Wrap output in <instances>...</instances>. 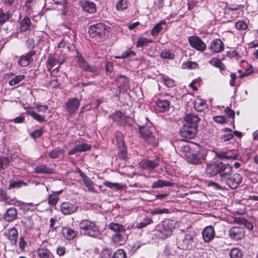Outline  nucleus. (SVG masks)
Masks as SVG:
<instances>
[{
	"mask_svg": "<svg viewBox=\"0 0 258 258\" xmlns=\"http://www.w3.org/2000/svg\"><path fill=\"white\" fill-rule=\"evenodd\" d=\"M128 7L127 0H119L116 2L115 5L116 10L118 11H123L126 9Z\"/></svg>",
	"mask_w": 258,
	"mask_h": 258,
	"instance_id": "38",
	"label": "nucleus"
},
{
	"mask_svg": "<svg viewBox=\"0 0 258 258\" xmlns=\"http://www.w3.org/2000/svg\"><path fill=\"white\" fill-rule=\"evenodd\" d=\"M170 102L167 100L159 99L156 101V106L160 112H164L169 109Z\"/></svg>",
	"mask_w": 258,
	"mask_h": 258,
	"instance_id": "26",
	"label": "nucleus"
},
{
	"mask_svg": "<svg viewBox=\"0 0 258 258\" xmlns=\"http://www.w3.org/2000/svg\"><path fill=\"white\" fill-rule=\"evenodd\" d=\"M160 56L164 59H174L175 54L169 49H165L162 50L160 53Z\"/></svg>",
	"mask_w": 258,
	"mask_h": 258,
	"instance_id": "39",
	"label": "nucleus"
},
{
	"mask_svg": "<svg viewBox=\"0 0 258 258\" xmlns=\"http://www.w3.org/2000/svg\"><path fill=\"white\" fill-rule=\"evenodd\" d=\"M225 112L228 117L232 119L234 118L235 112L233 110L230 109L229 107H227L225 110Z\"/></svg>",
	"mask_w": 258,
	"mask_h": 258,
	"instance_id": "61",
	"label": "nucleus"
},
{
	"mask_svg": "<svg viewBox=\"0 0 258 258\" xmlns=\"http://www.w3.org/2000/svg\"><path fill=\"white\" fill-rule=\"evenodd\" d=\"M235 28L239 30H244L247 28V24L242 21H238L235 23Z\"/></svg>",
	"mask_w": 258,
	"mask_h": 258,
	"instance_id": "54",
	"label": "nucleus"
},
{
	"mask_svg": "<svg viewBox=\"0 0 258 258\" xmlns=\"http://www.w3.org/2000/svg\"><path fill=\"white\" fill-rule=\"evenodd\" d=\"M109 27L102 23H99L91 25L89 29L90 37L102 40L105 38L106 33L108 32Z\"/></svg>",
	"mask_w": 258,
	"mask_h": 258,
	"instance_id": "6",
	"label": "nucleus"
},
{
	"mask_svg": "<svg viewBox=\"0 0 258 258\" xmlns=\"http://www.w3.org/2000/svg\"><path fill=\"white\" fill-rule=\"evenodd\" d=\"M43 129L42 128L39 130H36L33 132L31 134L30 136L34 139L40 137L43 134Z\"/></svg>",
	"mask_w": 258,
	"mask_h": 258,
	"instance_id": "53",
	"label": "nucleus"
},
{
	"mask_svg": "<svg viewBox=\"0 0 258 258\" xmlns=\"http://www.w3.org/2000/svg\"><path fill=\"white\" fill-rule=\"evenodd\" d=\"M197 64L196 62L192 61H187L185 62L182 65V68L183 69H195L196 68Z\"/></svg>",
	"mask_w": 258,
	"mask_h": 258,
	"instance_id": "56",
	"label": "nucleus"
},
{
	"mask_svg": "<svg viewBox=\"0 0 258 258\" xmlns=\"http://www.w3.org/2000/svg\"><path fill=\"white\" fill-rule=\"evenodd\" d=\"M112 240L115 243L122 244L125 241V232L117 233L113 234L112 237Z\"/></svg>",
	"mask_w": 258,
	"mask_h": 258,
	"instance_id": "29",
	"label": "nucleus"
},
{
	"mask_svg": "<svg viewBox=\"0 0 258 258\" xmlns=\"http://www.w3.org/2000/svg\"><path fill=\"white\" fill-rule=\"evenodd\" d=\"M10 164V160L8 157H0V171L4 170Z\"/></svg>",
	"mask_w": 258,
	"mask_h": 258,
	"instance_id": "43",
	"label": "nucleus"
},
{
	"mask_svg": "<svg viewBox=\"0 0 258 258\" xmlns=\"http://www.w3.org/2000/svg\"><path fill=\"white\" fill-rule=\"evenodd\" d=\"M225 170L219 180L227 184L231 189H236L242 181V176L237 173L232 174V167L230 165Z\"/></svg>",
	"mask_w": 258,
	"mask_h": 258,
	"instance_id": "1",
	"label": "nucleus"
},
{
	"mask_svg": "<svg viewBox=\"0 0 258 258\" xmlns=\"http://www.w3.org/2000/svg\"><path fill=\"white\" fill-rule=\"evenodd\" d=\"M153 221L151 218L147 217L146 218H144L142 221L140 222L139 223H138L137 227L140 229L146 227L148 224L151 223Z\"/></svg>",
	"mask_w": 258,
	"mask_h": 258,
	"instance_id": "52",
	"label": "nucleus"
},
{
	"mask_svg": "<svg viewBox=\"0 0 258 258\" xmlns=\"http://www.w3.org/2000/svg\"><path fill=\"white\" fill-rule=\"evenodd\" d=\"M117 145L119 149L118 152V158L120 160L126 161L127 159L126 148L124 146V142L122 140V135L120 133H118L116 137Z\"/></svg>",
	"mask_w": 258,
	"mask_h": 258,
	"instance_id": "11",
	"label": "nucleus"
},
{
	"mask_svg": "<svg viewBox=\"0 0 258 258\" xmlns=\"http://www.w3.org/2000/svg\"><path fill=\"white\" fill-rule=\"evenodd\" d=\"M210 63L222 70H224L225 66L222 62L218 58H213L210 61Z\"/></svg>",
	"mask_w": 258,
	"mask_h": 258,
	"instance_id": "40",
	"label": "nucleus"
},
{
	"mask_svg": "<svg viewBox=\"0 0 258 258\" xmlns=\"http://www.w3.org/2000/svg\"><path fill=\"white\" fill-rule=\"evenodd\" d=\"M5 235L10 240L12 245H16L18 232L15 227L9 229L8 232L5 233Z\"/></svg>",
	"mask_w": 258,
	"mask_h": 258,
	"instance_id": "22",
	"label": "nucleus"
},
{
	"mask_svg": "<svg viewBox=\"0 0 258 258\" xmlns=\"http://www.w3.org/2000/svg\"><path fill=\"white\" fill-rule=\"evenodd\" d=\"M82 7L85 11L89 13H94L96 11L95 4L89 1H86L83 4Z\"/></svg>",
	"mask_w": 258,
	"mask_h": 258,
	"instance_id": "32",
	"label": "nucleus"
},
{
	"mask_svg": "<svg viewBox=\"0 0 258 258\" xmlns=\"http://www.w3.org/2000/svg\"><path fill=\"white\" fill-rule=\"evenodd\" d=\"M108 227L109 229L115 232L116 233L125 232L124 227L118 223L111 222L109 224Z\"/></svg>",
	"mask_w": 258,
	"mask_h": 258,
	"instance_id": "31",
	"label": "nucleus"
},
{
	"mask_svg": "<svg viewBox=\"0 0 258 258\" xmlns=\"http://www.w3.org/2000/svg\"><path fill=\"white\" fill-rule=\"evenodd\" d=\"M229 235L232 239L237 240L244 237V230L240 227H233L229 230Z\"/></svg>",
	"mask_w": 258,
	"mask_h": 258,
	"instance_id": "17",
	"label": "nucleus"
},
{
	"mask_svg": "<svg viewBox=\"0 0 258 258\" xmlns=\"http://www.w3.org/2000/svg\"><path fill=\"white\" fill-rule=\"evenodd\" d=\"M176 223L174 220L167 219L163 222L159 227V232L161 238H165L170 236L172 234V229L175 227Z\"/></svg>",
	"mask_w": 258,
	"mask_h": 258,
	"instance_id": "7",
	"label": "nucleus"
},
{
	"mask_svg": "<svg viewBox=\"0 0 258 258\" xmlns=\"http://www.w3.org/2000/svg\"><path fill=\"white\" fill-rule=\"evenodd\" d=\"M180 151L185 158L187 162L198 164L203 163L205 160V157L203 153L200 151H192L188 146L183 145L180 147Z\"/></svg>",
	"mask_w": 258,
	"mask_h": 258,
	"instance_id": "2",
	"label": "nucleus"
},
{
	"mask_svg": "<svg viewBox=\"0 0 258 258\" xmlns=\"http://www.w3.org/2000/svg\"><path fill=\"white\" fill-rule=\"evenodd\" d=\"M80 102L78 98L74 97L68 100L65 103V108L70 114L75 113L79 109Z\"/></svg>",
	"mask_w": 258,
	"mask_h": 258,
	"instance_id": "12",
	"label": "nucleus"
},
{
	"mask_svg": "<svg viewBox=\"0 0 258 258\" xmlns=\"http://www.w3.org/2000/svg\"><path fill=\"white\" fill-rule=\"evenodd\" d=\"M34 170L35 173L38 174H51L54 173L53 168L48 167L45 164L38 165L35 167Z\"/></svg>",
	"mask_w": 258,
	"mask_h": 258,
	"instance_id": "21",
	"label": "nucleus"
},
{
	"mask_svg": "<svg viewBox=\"0 0 258 258\" xmlns=\"http://www.w3.org/2000/svg\"><path fill=\"white\" fill-rule=\"evenodd\" d=\"M214 120L215 122L223 124L226 122L225 117L223 116H217L214 117Z\"/></svg>",
	"mask_w": 258,
	"mask_h": 258,
	"instance_id": "60",
	"label": "nucleus"
},
{
	"mask_svg": "<svg viewBox=\"0 0 258 258\" xmlns=\"http://www.w3.org/2000/svg\"><path fill=\"white\" fill-rule=\"evenodd\" d=\"M31 25V22L30 18L25 17L20 23V28L21 32L28 31Z\"/></svg>",
	"mask_w": 258,
	"mask_h": 258,
	"instance_id": "28",
	"label": "nucleus"
},
{
	"mask_svg": "<svg viewBox=\"0 0 258 258\" xmlns=\"http://www.w3.org/2000/svg\"><path fill=\"white\" fill-rule=\"evenodd\" d=\"M138 126L140 135L144 141L152 146H156L158 144V139L154 127L149 125Z\"/></svg>",
	"mask_w": 258,
	"mask_h": 258,
	"instance_id": "3",
	"label": "nucleus"
},
{
	"mask_svg": "<svg viewBox=\"0 0 258 258\" xmlns=\"http://www.w3.org/2000/svg\"><path fill=\"white\" fill-rule=\"evenodd\" d=\"M27 183H26L25 181H23V180H15L14 179H12L10 181V184L8 188L10 190H11L14 188H19L22 187L23 186H27Z\"/></svg>",
	"mask_w": 258,
	"mask_h": 258,
	"instance_id": "33",
	"label": "nucleus"
},
{
	"mask_svg": "<svg viewBox=\"0 0 258 258\" xmlns=\"http://www.w3.org/2000/svg\"><path fill=\"white\" fill-rule=\"evenodd\" d=\"M27 244V243L24 240V238L23 237H21L20 238V241L19 243V248L21 249H24Z\"/></svg>",
	"mask_w": 258,
	"mask_h": 258,
	"instance_id": "63",
	"label": "nucleus"
},
{
	"mask_svg": "<svg viewBox=\"0 0 258 258\" xmlns=\"http://www.w3.org/2000/svg\"><path fill=\"white\" fill-rule=\"evenodd\" d=\"M78 62L79 67L85 72L96 73L98 71L96 67L90 66L82 56L78 57Z\"/></svg>",
	"mask_w": 258,
	"mask_h": 258,
	"instance_id": "14",
	"label": "nucleus"
},
{
	"mask_svg": "<svg viewBox=\"0 0 258 258\" xmlns=\"http://www.w3.org/2000/svg\"><path fill=\"white\" fill-rule=\"evenodd\" d=\"M184 120L186 121V124H189V126L197 128L198 123L200 118L194 113H189L185 116Z\"/></svg>",
	"mask_w": 258,
	"mask_h": 258,
	"instance_id": "23",
	"label": "nucleus"
},
{
	"mask_svg": "<svg viewBox=\"0 0 258 258\" xmlns=\"http://www.w3.org/2000/svg\"><path fill=\"white\" fill-rule=\"evenodd\" d=\"M57 60L52 56H48L47 60V69L50 71L51 69L55 65Z\"/></svg>",
	"mask_w": 258,
	"mask_h": 258,
	"instance_id": "50",
	"label": "nucleus"
},
{
	"mask_svg": "<svg viewBox=\"0 0 258 258\" xmlns=\"http://www.w3.org/2000/svg\"><path fill=\"white\" fill-rule=\"evenodd\" d=\"M62 152V150L60 148H57L51 151L49 153L48 156L52 159H55L58 158Z\"/></svg>",
	"mask_w": 258,
	"mask_h": 258,
	"instance_id": "46",
	"label": "nucleus"
},
{
	"mask_svg": "<svg viewBox=\"0 0 258 258\" xmlns=\"http://www.w3.org/2000/svg\"><path fill=\"white\" fill-rule=\"evenodd\" d=\"M115 81L119 84L118 89L120 92H127V88L129 84V80L127 77L124 75H117Z\"/></svg>",
	"mask_w": 258,
	"mask_h": 258,
	"instance_id": "15",
	"label": "nucleus"
},
{
	"mask_svg": "<svg viewBox=\"0 0 258 258\" xmlns=\"http://www.w3.org/2000/svg\"><path fill=\"white\" fill-rule=\"evenodd\" d=\"M35 108L39 112H45L48 109V107L47 105L36 104Z\"/></svg>",
	"mask_w": 258,
	"mask_h": 258,
	"instance_id": "59",
	"label": "nucleus"
},
{
	"mask_svg": "<svg viewBox=\"0 0 258 258\" xmlns=\"http://www.w3.org/2000/svg\"><path fill=\"white\" fill-rule=\"evenodd\" d=\"M10 197L7 192L4 190H0V201L5 202L6 204H10Z\"/></svg>",
	"mask_w": 258,
	"mask_h": 258,
	"instance_id": "47",
	"label": "nucleus"
},
{
	"mask_svg": "<svg viewBox=\"0 0 258 258\" xmlns=\"http://www.w3.org/2000/svg\"><path fill=\"white\" fill-rule=\"evenodd\" d=\"M56 252L59 256L63 255L66 253V248L64 246H59L56 249Z\"/></svg>",
	"mask_w": 258,
	"mask_h": 258,
	"instance_id": "62",
	"label": "nucleus"
},
{
	"mask_svg": "<svg viewBox=\"0 0 258 258\" xmlns=\"http://www.w3.org/2000/svg\"><path fill=\"white\" fill-rule=\"evenodd\" d=\"M153 42L152 40H149L146 38L141 37L137 42V47L143 48L144 46H148L149 43Z\"/></svg>",
	"mask_w": 258,
	"mask_h": 258,
	"instance_id": "37",
	"label": "nucleus"
},
{
	"mask_svg": "<svg viewBox=\"0 0 258 258\" xmlns=\"http://www.w3.org/2000/svg\"><path fill=\"white\" fill-rule=\"evenodd\" d=\"M163 80L164 84L168 87H172L175 85L174 81L168 77H164Z\"/></svg>",
	"mask_w": 258,
	"mask_h": 258,
	"instance_id": "55",
	"label": "nucleus"
},
{
	"mask_svg": "<svg viewBox=\"0 0 258 258\" xmlns=\"http://www.w3.org/2000/svg\"><path fill=\"white\" fill-rule=\"evenodd\" d=\"M194 107L199 112L203 111L207 107L206 101L201 99H196L195 101Z\"/></svg>",
	"mask_w": 258,
	"mask_h": 258,
	"instance_id": "34",
	"label": "nucleus"
},
{
	"mask_svg": "<svg viewBox=\"0 0 258 258\" xmlns=\"http://www.w3.org/2000/svg\"><path fill=\"white\" fill-rule=\"evenodd\" d=\"M189 125V124H185L180 130V136L185 140L193 139L197 134V128Z\"/></svg>",
	"mask_w": 258,
	"mask_h": 258,
	"instance_id": "9",
	"label": "nucleus"
},
{
	"mask_svg": "<svg viewBox=\"0 0 258 258\" xmlns=\"http://www.w3.org/2000/svg\"><path fill=\"white\" fill-rule=\"evenodd\" d=\"M209 49L213 53L221 52L224 49V45L220 39L216 38L211 41Z\"/></svg>",
	"mask_w": 258,
	"mask_h": 258,
	"instance_id": "13",
	"label": "nucleus"
},
{
	"mask_svg": "<svg viewBox=\"0 0 258 258\" xmlns=\"http://www.w3.org/2000/svg\"><path fill=\"white\" fill-rule=\"evenodd\" d=\"M109 116L116 122L121 123L125 121L126 117L125 115L120 111H116L113 114Z\"/></svg>",
	"mask_w": 258,
	"mask_h": 258,
	"instance_id": "30",
	"label": "nucleus"
},
{
	"mask_svg": "<svg viewBox=\"0 0 258 258\" xmlns=\"http://www.w3.org/2000/svg\"><path fill=\"white\" fill-rule=\"evenodd\" d=\"M25 78V76L23 75H20L16 76L14 78L12 79L9 81V84L11 86H14L18 84L21 81H22Z\"/></svg>",
	"mask_w": 258,
	"mask_h": 258,
	"instance_id": "45",
	"label": "nucleus"
},
{
	"mask_svg": "<svg viewBox=\"0 0 258 258\" xmlns=\"http://www.w3.org/2000/svg\"><path fill=\"white\" fill-rule=\"evenodd\" d=\"M79 227L84 231L83 234L95 237L100 234V230L95 222L88 220H83L79 223Z\"/></svg>",
	"mask_w": 258,
	"mask_h": 258,
	"instance_id": "5",
	"label": "nucleus"
},
{
	"mask_svg": "<svg viewBox=\"0 0 258 258\" xmlns=\"http://www.w3.org/2000/svg\"><path fill=\"white\" fill-rule=\"evenodd\" d=\"M58 200V197L54 194L49 195L48 199V203L51 206H53L56 204Z\"/></svg>",
	"mask_w": 258,
	"mask_h": 258,
	"instance_id": "51",
	"label": "nucleus"
},
{
	"mask_svg": "<svg viewBox=\"0 0 258 258\" xmlns=\"http://www.w3.org/2000/svg\"><path fill=\"white\" fill-rule=\"evenodd\" d=\"M140 164L144 169L151 170L159 165V160L156 158L153 160H143L141 161Z\"/></svg>",
	"mask_w": 258,
	"mask_h": 258,
	"instance_id": "19",
	"label": "nucleus"
},
{
	"mask_svg": "<svg viewBox=\"0 0 258 258\" xmlns=\"http://www.w3.org/2000/svg\"><path fill=\"white\" fill-rule=\"evenodd\" d=\"M26 113L39 122H44L46 121L45 116L38 114L31 108L28 109Z\"/></svg>",
	"mask_w": 258,
	"mask_h": 258,
	"instance_id": "27",
	"label": "nucleus"
},
{
	"mask_svg": "<svg viewBox=\"0 0 258 258\" xmlns=\"http://www.w3.org/2000/svg\"><path fill=\"white\" fill-rule=\"evenodd\" d=\"M3 218L7 222H12L18 218V211L14 207L10 208L5 212Z\"/></svg>",
	"mask_w": 258,
	"mask_h": 258,
	"instance_id": "18",
	"label": "nucleus"
},
{
	"mask_svg": "<svg viewBox=\"0 0 258 258\" xmlns=\"http://www.w3.org/2000/svg\"><path fill=\"white\" fill-rule=\"evenodd\" d=\"M136 55L135 52L130 49H128L124 52H123L121 55V56H116L115 58H125L131 56H135Z\"/></svg>",
	"mask_w": 258,
	"mask_h": 258,
	"instance_id": "48",
	"label": "nucleus"
},
{
	"mask_svg": "<svg viewBox=\"0 0 258 258\" xmlns=\"http://www.w3.org/2000/svg\"><path fill=\"white\" fill-rule=\"evenodd\" d=\"M173 185V183L170 181L159 179L152 184V187L153 188H157L164 186H172Z\"/></svg>",
	"mask_w": 258,
	"mask_h": 258,
	"instance_id": "35",
	"label": "nucleus"
},
{
	"mask_svg": "<svg viewBox=\"0 0 258 258\" xmlns=\"http://www.w3.org/2000/svg\"><path fill=\"white\" fill-rule=\"evenodd\" d=\"M229 164H225L222 162L215 161L207 165L206 173L207 176L212 177L218 174H219V179H221L223 173L225 172L226 168L228 167Z\"/></svg>",
	"mask_w": 258,
	"mask_h": 258,
	"instance_id": "4",
	"label": "nucleus"
},
{
	"mask_svg": "<svg viewBox=\"0 0 258 258\" xmlns=\"http://www.w3.org/2000/svg\"><path fill=\"white\" fill-rule=\"evenodd\" d=\"M36 52L35 50H30L26 55H22L18 61L19 64L22 67H27L31 62L33 61V59L32 56L35 54Z\"/></svg>",
	"mask_w": 258,
	"mask_h": 258,
	"instance_id": "16",
	"label": "nucleus"
},
{
	"mask_svg": "<svg viewBox=\"0 0 258 258\" xmlns=\"http://www.w3.org/2000/svg\"><path fill=\"white\" fill-rule=\"evenodd\" d=\"M166 24V22L164 20L160 21V23L156 24L152 29L151 31V35L153 36H157L159 33L162 30V26Z\"/></svg>",
	"mask_w": 258,
	"mask_h": 258,
	"instance_id": "36",
	"label": "nucleus"
},
{
	"mask_svg": "<svg viewBox=\"0 0 258 258\" xmlns=\"http://www.w3.org/2000/svg\"><path fill=\"white\" fill-rule=\"evenodd\" d=\"M202 235L205 241H210L215 236L214 228L212 226L206 227L203 230Z\"/></svg>",
	"mask_w": 258,
	"mask_h": 258,
	"instance_id": "20",
	"label": "nucleus"
},
{
	"mask_svg": "<svg viewBox=\"0 0 258 258\" xmlns=\"http://www.w3.org/2000/svg\"><path fill=\"white\" fill-rule=\"evenodd\" d=\"M190 45L197 50L203 52L206 49L205 42L198 36L192 35L188 38Z\"/></svg>",
	"mask_w": 258,
	"mask_h": 258,
	"instance_id": "8",
	"label": "nucleus"
},
{
	"mask_svg": "<svg viewBox=\"0 0 258 258\" xmlns=\"http://www.w3.org/2000/svg\"><path fill=\"white\" fill-rule=\"evenodd\" d=\"M111 258H126V253L123 249H119L114 253Z\"/></svg>",
	"mask_w": 258,
	"mask_h": 258,
	"instance_id": "49",
	"label": "nucleus"
},
{
	"mask_svg": "<svg viewBox=\"0 0 258 258\" xmlns=\"http://www.w3.org/2000/svg\"><path fill=\"white\" fill-rule=\"evenodd\" d=\"M91 146L89 144L84 143L76 146L68 152L69 155H74L78 152H85L90 150Z\"/></svg>",
	"mask_w": 258,
	"mask_h": 258,
	"instance_id": "24",
	"label": "nucleus"
},
{
	"mask_svg": "<svg viewBox=\"0 0 258 258\" xmlns=\"http://www.w3.org/2000/svg\"><path fill=\"white\" fill-rule=\"evenodd\" d=\"M11 17L9 13H4V11L0 9V25H2L7 22Z\"/></svg>",
	"mask_w": 258,
	"mask_h": 258,
	"instance_id": "44",
	"label": "nucleus"
},
{
	"mask_svg": "<svg viewBox=\"0 0 258 258\" xmlns=\"http://www.w3.org/2000/svg\"><path fill=\"white\" fill-rule=\"evenodd\" d=\"M229 254L231 258H242L243 255L242 251L237 248H232Z\"/></svg>",
	"mask_w": 258,
	"mask_h": 258,
	"instance_id": "41",
	"label": "nucleus"
},
{
	"mask_svg": "<svg viewBox=\"0 0 258 258\" xmlns=\"http://www.w3.org/2000/svg\"><path fill=\"white\" fill-rule=\"evenodd\" d=\"M62 232L64 237L68 240H72L78 235V232L69 227H63Z\"/></svg>",
	"mask_w": 258,
	"mask_h": 258,
	"instance_id": "25",
	"label": "nucleus"
},
{
	"mask_svg": "<svg viewBox=\"0 0 258 258\" xmlns=\"http://www.w3.org/2000/svg\"><path fill=\"white\" fill-rule=\"evenodd\" d=\"M169 210L167 209H158L156 208L153 211H152V213L153 214H162L164 213H168Z\"/></svg>",
	"mask_w": 258,
	"mask_h": 258,
	"instance_id": "57",
	"label": "nucleus"
},
{
	"mask_svg": "<svg viewBox=\"0 0 258 258\" xmlns=\"http://www.w3.org/2000/svg\"><path fill=\"white\" fill-rule=\"evenodd\" d=\"M232 138L233 135L231 133H228L227 134L221 135L220 138L222 141L226 142L231 140Z\"/></svg>",
	"mask_w": 258,
	"mask_h": 258,
	"instance_id": "58",
	"label": "nucleus"
},
{
	"mask_svg": "<svg viewBox=\"0 0 258 258\" xmlns=\"http://www.w3.org/2000/svg\"><path fill=\"white\" fill-rule=\"evenodd\" d=\"M230 85L232 86H235V80L236 78V75L234 73H231L230 74Z\"/></svg>",
	"mask_w": 258,
	"mask_h": 258,
	"instance_id": "64",
	"label": "nucleus"
},
{
	"mask_svg": "<svg viewBox=\"0 0 258 258\" xmlns=\"http://www.w3.org/2000/svg\"><path fill=\"white\" fill-rule=\"evenodd\" d=\"M60 210L62 214L69 215L78 211V206L77 204L75 203L64 202L60 205Z\"/></svg>",
	"mask_w": 258,
	"mask_h": 258,
	"instance_id": "10",
	"label": "nucleus"
},
{
	"mask_svg": "<svg viewBox=\"0 0 258 258\" xmlns=\"http://www.w3.org/2000/svg\"><path fill=\"white\" fill-rule=\"evenodd\" d=\"M83 181L89 191L90 192L95 191V187L94 186L93 182L89 177L84 179Z\"/></svg>",
	"mask_w": 258,
	"mask_h": 258,
	"instance_id": "42",
	"label": "nucleus"
}]
</instances>
